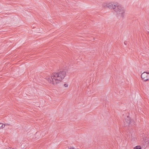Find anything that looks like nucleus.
<instances>
[{"mask_svg": "<svg viewBox=\"0 0 149 149\" xmlns=\"http://www.w3.org/2000/svg\"><path fill=\"white\" fill-rule=\"evenodd\" d=\"M141 77L144 81H146L149 79V72H145L142 73Z\"/></svg>", "mask_w": 149, "mask_h": 149, "instance_id": "nucleus-3", "label": "nucleus"}, {"mask_svg": "<svg viewBox=\"0 0 149 149\" xmlns=\"http://www.w3.org/2000/svg\"><path fill=\"white\" fill-rule=\"evenodd\" d=\"M134 149H141V147L140 146H137L135 147Z\"/></svg>", "mask_w": 149, "mask_h": 149, "instance_id": "nucleus-5", "label": "nucleus"}, {"mask_svg": "<svg viewBox=\"0 0 149 149\" xmlns=\"http://www.w3.org/2000/svg\"><path fill=\"white\" fill-rule=\"evenodd\" d=\"M1 125V126H0V129L3 128L4 127L5 125V124L3 125V124L2 123Z\"/></svg>", "mask_w": 149, "mask_h": 149, "instance_id": "nucleus-6", "label": "nucleus"}, {"mask_svg": "<svg viewBox=\"0 0 149 149\" xmlns=\"http://www.w3.org/2000/svg\"><path fill=\"white\" fill-rule=\"evenodd\" d=\"M124 44H125V45H126V42H124Z\"/></svg>", "mask_w": 149, "mask_h": 149, "instance_id": "nucleus-9", "label": "nucleus"}, {"mask_svg": "<svg viewBox=\"0 0 149 149\" xmlns=\"http://www.w3.org/2000/svg\"><path fill=\"white\" fill-rule=\"evenodd\" d=\"M1 123H0V125H1Z\"/></svg>", "mask_w": 149, "mask_h": 149, "instance_id": "nucleus-11", "label": "nucleus"}, {"mask_svg": "<svg viewBox=\"0 0 149 149\" xmlns=\"http://www.w3.org/2000/svg\"><path fill=\"white\" fill-rule=\"evenodd\" d=\"M64 86L65 87H68V85L67 84H64Z\"/></svg>", "mask_w": 149, "mask_h": 149, "instance_id": "nucleus-7", "label": "nucleus"}, {"mask_svg": "<svg viewBox=\"0 0 149 149\" xmlns=\"http://www.w3.org/2000/svg\"><path fill=\"white\" fill-rule=\"evenodd\" d=\"M13 148H10L9 147L8 149H12Z\"/></svg>", "mask_w": 149, "mask_h": 149, "instance_id": "nucleus-10", "label": "nucleus"}, {"mask_svg": "<svg viewBox=\"0 0 149 149\" xmlns=\"http://www.w3.org/2000/svg\"><path fill=\"white\" fill-rule=\"evenodd\" d=\"M131 120L129 116H127V117L125 118L126 122L129 125L131 122Z\"/></svg>", "mask_w": 149, "mask_h": 149, "instance_id": "nucleus-4", "label": "nucleus"}, {"mask_svg": "<svg viewBox=\"0 0 149 149\" xmlns=\"http://www.w3.org/2000/svg\"><path fill=\"white\" fill-rule=\"evenodd\" d=\"M69 149H77L76 148H73L72 147V148H70Z\"/></svg>", "mask_w": 149, "mask_h": 149, "instance_id": "nucleus-8", "label": "nucleus"}, {"mask_svg": "<svg viewBox=\"0 0 149 149\" xmlns=\"http://www.w3.org/2000/svg\"><path fill=\"white\" fill-rule=\"evenodd\" d=\"M103 6L104 7H107L111 9H113L117 13V17H120L123 18L124 17L125 10L124 8L122 7L118 4L114 3H103Z\"/></svg>", "mask_w": 149, "mask_h": 149, "instance_id": "nucleus-2", "label": "nucleus"}, {"mask_svg": "<svg viewBox=\"0 0 149 149\" xmlns=\"http://www.w3.org/2000/svg\"><path fill=\"white\" fill-rule=\"evenodd\" d=\"M66 75L65 71L63 70L59 72L54 73L51 77H47L45 79L49 83L56 85L60 83L65 77Z\"/></svg>", "mask_w": 149, "mask_h": 149, "instance_id": "nucleus-1", "label": "nucleus"}]
</instances>
